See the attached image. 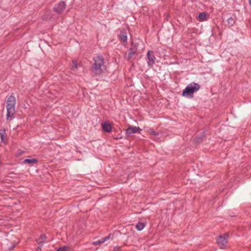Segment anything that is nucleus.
I'll use <instances>...</instances> for the list:
<instances>
[{"label":"nucleus","instance_id":"obj_1","mask_svg":"<svg viewBox=\"0 0 251 251\" xmlns=\"http://www.w3.org/2000/svg\"><path fill=\"white\" fill-rule=\"evenodd\" d=\"M16 98L14 96H10L6 101V120L11 121L14 118L15 112Z\"/></svg>","mask_w":251,"mask_h":251},{"label":"nucleus","instance_id":"obj_2","mask_svg":"<svg viewBox=\"0 0 251 251\" xmlns=\"http://www.w3.org/2000/svg\"><path fill=\"white\" fill-rule=\"evenodd\" d=\"M94 63L93 65L92 70L95 75H100L105 68L104 59L102 56L97 55L94 57Z\"/></svg>","mask_w":251,"mask_h":251},{"label":"nucleus","instance_id":"obj_3","mask_svg":"<svg viewBox=\"0 0 251 251\" xmlns=\"http://www.w3.org/2000/svg\"><path fill=\"white\" fill-rule=\"evenodd\" d=\"M200 88V86L198 83H191L183 90L182 96L188 98H192L193 97L194 93L198 91Z\"/></svg>","mask_w":251,"mask_h":251},{"label":"nucleus","instance_id":"obj_4","mask_svg":"<svg viewBox=\"0 0 251 251\" xmlns=\"http://www.w3.org/2000/svg\"><path fill=\"white\" fill-rule=\"evenodd\" d=\"M228 237V234L227 233L217 237V242L221 249H224L226 246Z\"/></svg>","mask_w":251,"mask_h":251},{"label":"nucleus","instance_id":"obj_5","mask_svg":"<svg viewBox=\"0 0 251 251\" xmlns=\"http://www.w3.org/2000/svg\"><path fill=\"white\" fill-rule=\"evenodd\" d=\"M147 57L148 59L147 64L149 67H151L155 63L154 59L155 57L153 51L151 50L148 51Z\"/></svg>","mask_w":251,"mask_h":251},{"label":"nucleus","instance_id":"obj_6","mask_svg":"<svg viewBox=\"0 0 251 251\" xmlns=\"http://www.w3.org/2000/svg\"><path fill=\"white\" fill-rule=\"evenodd\" d=\"M66 7V3L64 1H60L54 6V10L57 13H60L64 10Z\"/></svg>","mask_w":251,"mask_h":251},{"label":"nucleus","instance_id":"obj_7","mask_svg":"<svg viewBox=\"0 0 251 251\" xmlns=\"http://www.w3.org/2000/svg\"><path fill=\"white\" fill-rule=\"evenodd\" d=\"M101 126L103 130L106 132H110L112 131V126L108 121L102 122Z\"/></svg>","mask_w":251,"mask_h":251},{"label":"nucleus","instance_id":"obj_8","mask_svg":"<svg viewBox=\"0 0 251 251\" xmlns=\"http://www.w3.org/2000/svg\"><path fill=\"white\" fill-rule=\"evenodd\" d=\"M139 130V127H137L136 126H129L126 129V132L127 135H131L137 132Z\"/></svg>","mask_w":251,"mask_h":251},{"label":"nucleus","instance_id":"obj_9","mask_svg":"<svg viewBox=\"0 0 251 251\" xmlns=\"http://www.w3.org/2000/svg\"><path fill=\"white\" fill-rule=\"evenodd\" d=\"M38 160L36 158L25 159L23 161L24 164H28L30 166L37 164Z\"/></svg>","mask_w":251,"mask_h":251},{"label":"nucleus","instance_id":"obj_10","mask_svg":"<svg viewBox=\"0 0 251 251\" xmlns=\"http://www.w3.org/2000/svg\"><path fill=\"white\" fill-rule=\"evenodd\" d=\"M46 238L47 237L45 234H42L40 235V237L36 240V242L39 246L42 247L46 240Z\"/></svg>","mask_w":251,"mask_h":251},{"label":"nucleus","instance_id":"obj_11","mask_svg":"<svg viewBox=\"0 0 251 251\" xmlns=\"http://www.w3.org/2000/svg\"><path fill=\"white\" fill-rule=\"evenodd\" d=\"M110 238V235L105 236L104 238H102L100 240L96 241L94 242V244L95 245H99L102 243H104L105 241H107Z\"/></svg>","mask_w":251,"mask_h":251},{"label":"nucleus","instance_id":"obj_12","mask_svg":"<svg viewBox=\"0 0 251 251\" xmlns=\"http://www.w3.org/2000/svg\"><path fill=\"white\" fill-rule=\"evenodd\" d=\"M6 135V132L5 129H0V136L1 141L5 144H6V141L4 139V137Z\"/></svg>","mask_w":251,"mask_h":251},{"label":"nucleus","instance_id":"obj_13","mask_svg":"<svg viewBox=\"0 0 251 251\" xmlns=\"http://www.w3.org/2000/svg\"><path fill=\"white\" fill-rule=\"evenodd\" d=\"M120 38L121 41L124 42H126L127 41V35L126 33L125 32H121L120 35Z\"/></svg>","mask_w":251,"mask_h":251},{"label":"nucleus","instance_id":"obj_14","mask_svg":"<svg viewBox=\"0 0 251 251\" xmlns=\"http://www.w3.org/2000/svg\"><path fill=\"white\" fill-rule=\"evenodd\" d=\"M145 226V224L144 223H142L141 222H138L136 225V227L137 229L139 231L142 230L144 228Z\"/></svg>","mask_w":251,"mask_h":251},{"label":"nucleus","instance_id":"obj_15","mask_svg":"<svg viewBox=\"0 0 251 251\" xmlns=\"http://www.w3.org/2000/svg\"><path fill=\"white\" fill-rule=\"evenodd\" d=\"M206 15L204 12L200 13L198 15V18L200 20H203L205 18Z\"/></svg>","mask_w":251,"mask_h":251},{"label":"nucleus","instance_id":"obj_16","mask_svg":"<svg viewBox=\"0 0 251 251\" xmlns=\"http://www.w3.org/2000/svg\"><path fill=\"white\" fill-rule=\"evenodd\" d=\"M56 251H69V248L67 246H63L58 248Z\"/></svg>","mask_w":251,"mask_h":251},{"label":"nucleus","instance_id":"obj_17","mask_svg":"<svg viewBox=\"0 0 251 251\" xmlns=\"http://www.w3.org/2000/svg\"><path fill=\"white\" fill-rule=\"evenodd\" d=\"M134 54H135V52L134 51H132V50L130 49V51L128 53V59H131Z\"/></svg>","mask_w":251,"mask_h":251},{"label":"nucleus","instance_id":"obj_18","mask_svg":"<svg viewBox=\"0 0 251 251\" xmlns=\"http://www.w3.org/2000/svg\"><path fill=\"white\" fill-rule=\"evenodd\" d=\"M72 69H76L77 68V63L76 61H73Z\"/></svg>","mask_w":251,"mask_h":251},{"label":"nucleus","instance_id":"obj_19","mask_svg":"<svg viewBox=\"0 0 251 251\" xmlns=\"http://www.w3.org/2000/svg\"><path fill=\"white\" fill-rule=\"evenodd\" d=\"M228 21L229 23H231V22H233V19L231 18L228 19Z\"/></svg>","mask_w":251,"mask_h":251},{"label":"nucleus","instance_id":"obj_20","mask_svg":"<svg viewBox=\"0 0 251 251\" xmlns=\"http://www.w3.org/2000/svg\"><path fill=\"white\" fill-rule=\"evenodd\" d=\"M24 151H20L19 153L17 155V156H19V155H21V154H22L23 153H24Z\"/></svg>","mask_w":251,"mask_h":251},{"label":"nucleus","instance_id":"obj_21","mask_svg":"<svg viewBox=\"0 0 251 251\" xmlns=\"http://www.w3.org/2000/svg\"><path fill=\"white\" fill-rule=\"evenodd\" d=\"M41 248L42 247H41L40 246H39V247L37 249V251H40L41 250Z\"/></svg>","mask_w":251,"mask_h":251},{"label":"nucleus","instance_id":"obj_22","mask_svg":"<svg viewBox=\"0 0 251 251\" xmlns=\"http://www.w3.org/2000/svg\"><path fill=\"white\" fill-rule=\"evenodd\" d=\"M14 247H15V245H13V246H12V247L10 249L11 250V249H13Z\"/></svg>","mask_w":251,"mask_h":251},{"label":"nucleus","instance_id":"obj_23","mask_svg":"<svg viewBox=\"0 0 251 251\" xmlns=\"http://www.w3.org/2000/svg\"><path fill=\"white\" fill-rule=\"evenodd\" d=\"M249 3L250 5H251V0H249Z\"/></svg>","mask_w":251,"mask_h":251}]
</instances>
